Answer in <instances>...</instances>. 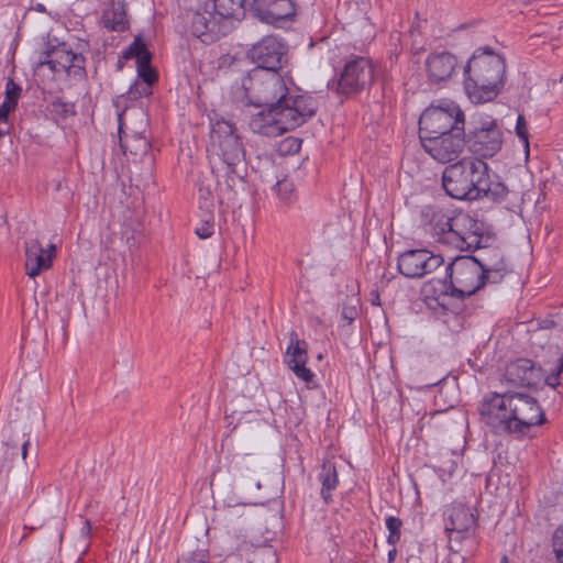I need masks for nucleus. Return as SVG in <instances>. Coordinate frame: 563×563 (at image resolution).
<instances>
[{"instance_id": "a18cd8bd", "label": "nucleus", "mask_w": 563, "mask_h": 563, "mask_svg": "<svg viewBox=\"0 0 563 563\" xmlns=\"http://www.w3.org/2000/svg\"><path fill=\"white\" fill-rule=\"evenodd\" d=\"M450 554L446 559V563H464L465 558L460 553V547H450Z\"/></svg>"}, {"instance_id": "79ce46f5", "label": "nucleus", "mask_w": 563, "mask_h": 563, "mask_svg": "<svg viewBox=\"0 0 563 563\" xmlns=\"http://www.w3.org/2000/svg\"><path fill=\"white\" fill-rule=\"evenodd\" d=\"M553 551L560 563H563V529H556L553 534Z\"/></svg>"}, {"instance_id": "f3484780", "label": "nucleus", "mask_w": 563, "mask_h": 563, "mask_svg": "<svg viewBox=\"0 0 563 563\" xmlns=\"http://www.w3.org/2000/svg\"><path fill=\"white\" fill-rule=\"evenodd\" d=\"M424 64L429 81L438 85L456 74L459 59L449 51H434L428 55Z\"/></svg>"}, {"instance_id": "8fccbe9b", "label": "nucleus", "mask_w": 563, "mask_h": 563, "mask_svg": "<svg viewBox=\"0 0 563 563\" xmlns=\"http://www.w3.org/2000/svg\"><path fill=\"white\" fill-rule=\"evenodd\" d=\"M29 445H30V441L29 440L24 441L23 444H22L21 455H22L23 460L26 459Z\"/></svg>"}, {"instance_id": "ea45409f", "label": "nucleus", "mask_w": 563, "mask_h": 563, "mask_svg": "<svg viewBox=\"0 0 563 563\" xmlns=\"http://www.w3.org/2000/svg\"><path fill=\"white\" fill-rule=\"evenodd\" d=\"M78 59L80 60H74L71 63V68H67L65 71L69 76H74L75 78L82 79L86 77V69H85V57L80 54L77 55Z\"/></svg>"}, {"instance_id": "b1692460", "label": "nucleus", "mask_w": 563, "mask_h": 563, "mask_svg": "<svg viewBox=\"0 0 563 563\" xmlns=\"http://www.w3.org/2000/svg\"><path fill=\"white\" fill-rule=\"evenodd\" d=\"M101 23L110 32H125L130 27L123 0H110L102 12Z\"/></svg>"}, {"instance_id": "58836bf2", "label": "nucleus", "mask_w": 563, "mask_h": 563, "mask_svg": "<svg viewBox=\"0 0 563 563\" xmlns=\"http://www.w3.org/2000/svg\"><path fill=\"white\" fill-rule=\"evenodd\" d=\"M516 134L520 142L522 143L523 147L528 151L529 150V133L527 128V122L523 118V115L519 114L517 118L516 123Z\"/></svg>"}, {"instance_id": "e433bc0d", "label": "nucleus", "mask_w": 563, "mask_h": 563, "mask_svg": "<svg viewBox=\"0 0 563 563\" xmlns=\"http://www.w3.org/2000/svg\"><path fill=\"white\" fill-rule=\"evenodd\" d=\"M177 563H210L209 552L207 549H197L186 555H183Z\"/></svg>"}, {"instance_id": "a19ab883", "label": "nucleus", "mask_w": 563, "mask_h": 563, "mask_svg": "<svg viewBox=\"0 0 563 563\" xmlns=\"http://www.w3.org/2000/svg\"><path fill=\"white\" fill-rule=\"evenodd\" d=\"M562 373L563 369L560 368V362L558 361L555 367L551 371L550 374L545 375L543 373L542 380H544V383L554 390L556 386L560 385L559 379Z\"/></svg>"}, {"instance_id": "412c9836", "label": "nucleus", "mask_w": 563, "mask_h": 563, "mask_svg": "<svg viewBox=\"0 0 563 563\" xmlns=\"http://www.w3.org/2000/svg\"><path fill=\"white\" fill-rule=\"evenodd\" d=\"M55 246L49 245V250H44L41 243L32 239L25 243V268L30 277L37 276L42 271L52 265Z\"/></svg>"}, {"instance_id": "0eeeda50", "label": "nucleus", "mask_w": 563, "mask_h": 563, "mask_svg": "<svg viewBox=\"0 0 563 563\" xmlns=\"http://www.w3.org/2000/svg\"><path fill=\"white\" fill-rule=\"evenodd\" d=\"M210 140L212 151L218 157L212 163L213 172L218 177H227L228 187L232 188L235 185V179L241 178L238 166L245 156L241 137L233 123L219 119L211 124Z\"/></svg>"}, {"instance_id": "49530a36", "label": "nucleus", "mask_w": 563, "mask_h": 563, "mask_svg": "<svg viewBox=\"0 0 563 563\" xmlns=\"http://www.w3.org/2000/svg\"><path fill=\"white\" fill-rule=\"evenodd\" d=\"M9 111L0 106V137L9 133L8 115Z\"/></svg>"}, {"instance_id": "f257e3e1", "label": "nucleus", "mask_w": 563, "mask_h": 563, "mask_svg": "<svg viewBox=\"0 0 563 563\" xmlns=\"http://www.w3.org/2000/svg\"><path fill=\"white\" fill-rule=\"evenodd\" d=\"M442 187L456 200L501 202L509 194L501 177L485 161L476 157H464L446 166L442 173Z\"/></svg>"}, {"instance_id": "4468645a", "label": "nucleus", "mask_w": 563, "mask_h": 563, "mask_svg": "<svg viewBox=\"0 0 563 563\" xmlns=\"http://www.w3.org/2000/svg\"><path fill=\"white\" fill-rule=\"evenodd\" d=\"M468 150L476 158L486 159L496 155L503 146V131L495 120L484 121L466 136Z\"/></svg>"}, {"instance_id": "7ed1b4c3", "label": "nucleus", "mask_w": 563, "mask_h": 563, "mask_svg": "<svg viewBox=\"0 0 563 563\" xmlns=\"http://www.w3.org/2000/svg\"><path fill=\"white\" fill-rule=\"evenodd\" d=\"M506 62L489 46L476 48L463 68L464 90L473 103L494 100L505 85Z\"/></svg>"}, {"instance_id": "1a4fd4ad", "label": "nucleus", "mask_w": 563, "mask_h": 563, "mask_svg": "<svg viewBox=\"0 0 563 563\" xmlns=\"http://www.w3.org/2000/svg\"><path fill=\"white\" fill-rule=\"evenodd\" d=\"M456 128H465V115L457 104L443 101L428 107L419 118V137L443 134Z\"/></svg>"}, {"instance_id": "6e6552de", "label": "nucleus", "mask_w": 563, "mask_h": 563, "mask_svg": "<svg viewBox=\"0 0 563 563\" xmlns=\"http://www.w3.org/2000/svg\"><path fill=\"white\" fill-rule=\"evenodd\" d=\"M445 279L438 280L440 286L435 299L440 306L446 308L449 297L464 299L471 297L485 286L481 267L475 256H457L445 268Z\"/></svg>"}, {"instance_id": "c756f323", "label": "nucleus", "mask_w": 563, "mask_h": 563, "mask_svg": "<svg viewBox=\"0 0 563 563\" xmlns=\"http://www.w3.org/2000/svg\"><path fill=\"white\" fill-rule=\"evenodd\" d=\"M21 87L9 78L5 84V98L1 104L2 108L11 112L15 109L18 101L21 97Z\"/></svg>"}, {"instance_id": "5fc2aeb1", "label": "nucleus", "mask_w": 563, "mask_h": 563, "mask_svg": "<svg viewBox=\"0 0 563 563\" xmlns=\"http://www.w3.org/2000/svg\"><path fill=\"white\" fill-rule=\"evenodd\" d=\"M37 11L40 12H43L45 9H44V5L43 4H37Z\"/></svg>"}, {"instance_id": "39448f33", "label": "nucleus", "mask_w": 563, "mask_h": 563, "mask_svg": "<svg viewBox=\"0 0 563 563\" xmlns=\"http://www.w3.org/2000/svg\"><path fill=\"white\" fill-rule=\"evenodd\" d=\"M247 0H209L191 18L190 31L205 44H211L230 31V20L245 15Z\"/></svg>"}, {"instance_id": "f03ea898", "label": "nucleus", "mask_w": 563, "mask_h": 563, "mask_svg": "<svg viewBox=\"0 0 563 563\" xmlns=\"http://www.w3.org/2000/svg\"><path fill=\"white\" fill-rule=\"evenodd\" d=\"M479 413L487 426L506 433L525 434L547 421L537 398L520 391L490 393L482 400Z\"/></svg>"}, {"instance_id": "f8f14e48", "label": "nucleus", "mask_w": 563, "mask_h": 563, "mask_svg": "<svg viewBox=\"0 0 563 563\" xmlns=\"http://www.w3.org/2000/svg\"><path fill=\"white\" fill-rule=\"evenodd\" d=\"M420 142L424 151L440 163L453 162L467 145L465 128H456L434 136H421Z\"/></svg>"}, {"instance_id": "393cba45", "label": "nucleus", "mask_w": 563, "mask_h": 563, "mask_svg": "<svg viewBox=\"0 0 563 563\" xmlns=\"http://www.w3.org/2000/svg\"><path fill=\"white\" fill-rule=\"evenodd\" d=\"M476 519L470 508L464 506L453 507L445 526V531L474 532Z\"/></svg>"}, {"instance_id": "dca6fc26", "label": "nucleus", "mask_w": 563, "mask_h": 563, "mask_svg": "<svg viewBox=\"0 0 563 563\" xmlns=\"http://www.w3.org/2000/svg\"><path fill=\"white\" fill-rule=\"evenodd\" d=\"M250 11L261 22L282 27L294 21L296 4L292 0H251Z\"/></svg>"}, {"instance_id": "473e14b6", "label": "nucleus", "mask_w": 563, "mask_h": 563, "mask_svg": "<svg viewBox=\"0 0 563 563\" xmlns=\"http://www.w3.org/2000/svg\"><path fill=\"white\" fill-rule=\"evenodd\" d=\"M145 55L152 54L146 48V45L142 41L141 36H135L134 41L129 45V47L123 53V57L125 59L136 58V60H140L142 56Z\"/></svg>"}, {"instance_id": "4c0bfd02", "label": "nucleus", "mask_w": 563, "mask_h": 563, "mask_svg": "<svg viewBox=\"0 0 563 563\" xmlns=\"http://www.w3.org/2000/svg\"><path fill=\"white\" fill-rule=\"evenodd\" d=\"M198 199L201 209L210 211V208L213 207L212 191L208 186H203L202 184L198 186Z\"/></svg>"}, {"instance_id": "4be33fe9", "label": "nucleus", "mask_w": 563, "mask_h": 563, "mask_svg": "<svg viewBox=\"0 0 563 563\" xmlns=\"http://www.w3.org/2000/svg\"><path fill=\"white\" fill-rule=\"evenodd\" d=\"M77 55L78 54L68 49L66 44L54 46L40 54L36 63V69H40L43 66H48L52 73L65 71L67 68H71V63H74V60H79Z\"/></svg>"}, {"instance_id": "a211bd4d", "label": "nucleus", "mask_w": 563, "mask_h": 563, "mask_svg": "<svg viewBox=\"0 0 563 563\" xmlns=\"http://www.w3.org/2000/svg\"><path fill=\"white\" fill-rule=\"evenodd\" d=\"M420 220L422 225L432 238L442 244H446V233L451 231V223L453 220V214H450L449 211L435 206L428 205L422 207L420 211Z\"/></svg>"}, {"instance_id": "20e7f679", "label": "nucleus", "mask_w": 563, "mask_h": 563, "mask_svg": "<svg viewBox=\"0 0 563 563\" xmlns=\"http://www.w3.org/2000/svg\"><path fill=\"white\" fill-rule=\"evenodd\" d=\"M292 104L294 107L289 104L258 107L261 110L249 121L250 129L264 136H279L306 123L318 110V101L314 97H300Z\"/></svg>"}, {"instance_id": "09e8293b", "label": "nucleus", "mask_w": 563, "mask_h": 563, "mask_svg": "<svg viewBox=\"0 0 563 563\" xmlns=\"http://www.w3.org/2000/svg\"><path fill=\"white\" fill-rule=\"evenodd\" d=\"M396 555H397V549H396V545H395V547H393L391 550L388 551L387 562L388 563H393L395 561Z\"/></svg>"}, {"instance_id": "9d476101", "label": "nucleus", "mask_w": 563, "mask_h": 563, "mask_svg": "<svg viewBox=\"0 0 563 563\" xmlns=\"http://www.w3.org/2000/svg\"><path fill=\"white\" fill-rule=\"evenodd\" d=\"M451 231L446 233V244L461 251L473 252L486 246L490 240L484 233V223L471 214L460 211L453 214Z\"/></svg>"}, {"instance_id": "2eb2a0df", "label": "nucleus", "mask_w": 563, "mask_h": 563, "mask_svg": "<svg viewBox=\"0 0 563 563\" xmlns=\"http://www.w3.org/2000/svg\"><path fill=\"white\" fill-rule=\"evenodd\" d=\"M444 263L440 254L426 249L408 250L398 257V271L408 278H421L442 266Z\"/></svg>"}, {"instance_id": "5701e85b", "label": "nucleus", "mask_w": 563, "mask_h": 563, "mask_svg": "<svg viewBox=\"0 0 563 563\" xmlns=\"http://www.w3.org/2000/svg\"><path fill=\"white\" fill-rule=\"evenodd\" d=\"M119 142L120 147L124 154L130 153L132 155H144L148 152L151 144L147 137L144 135V131H130L123 122V114L119 113Z\"/></svg>"}, {"instance_id": "bb28decb", "label": "nucleus", "mask_w": 563, "mask_h": 563, "mask_svg": "<svg viewBox=\"0 0 563 563\" xmlns=\"http://www.w3.org/2000/svg\"><path fill=\"white\" fill-rule=\"evenodd\" d=\"M483 252L475 257L476 264L483 269V272H487L488 269L498 267L499 265H506L504 254L500 249L488 246V242H486V246L482 247Z\"/></svg>"}, {"instance_id": "6e6d98bb", "label": "nucleus", "mask_w": 563, "mask_h": 563, "mask_svg": "<svg viewBox=\"0 0 563 563\" xmlns=\"http://www.w3.org/2000/svg\"><path fill=\"white\" fill-rule=\"evenodd\" d=\"M501 563H507V558L506 556H504Z\"/></svg>"}, {"instance_id": "c03bdc74", "label": "nucleus", "mask_w": 563, "mask_h": 563, "mask_svg": "<svg viewBox=\"0 0 563 563\" xmlns=\"http://www.w3.org/2000/svg\"><path fill=\"white\" fill-rule=\"evenodd\" d=\"M449 533V548L450 547H459V544L471 537L473 532H461L459 531H446Z\"/></svg>"}, {"instance_id": "37998d69", "label": "nucleus", "mask_w": 563, "mask_h": 563, "mask_svg": "<svg viewBox=\"0 0 563 563\" xmlns=\"http://www.w3.org/2000/svg\"><path fill=\"white\" fill-rule=\"evenodd\" d=\"M150 93H151V87H148L147 85H140L136 82L130 87V89L128 91V97L131 100H135L141 97L148 96Z\"/></svg>"}, {"instance_id": "c85d7f7f", "label": "nucleus", "mask_w": 563, "mask_h": 563, "mask_svg": "<svg viewBox=\"0 0 563 563\" xmlns=\"http://www.w3.org/2000/svg\"><path fill=\"white\" fill-rule=\"evenodd\" d=\"M151 59L152 55H145L140 60H136L137 75L148 87L157 80V74L151 66Z\"/></svg>"}, {"instance_id": "c9c22d12", "label": "nucleus", "mask_w": 563, "mask_h": 563, "mask_svg": "<svg viewBox=\"0 0 563 563\" xmlns=\"http://www.w3.org/2000/svg\"><path fill=\"white\" fill-rule=\"evenodd\" d=\"M508 272V268H507V264L506 265H503V266H498V267H495V268H492V269H488L487 272H483V269H481V274H482V277H483V280L486 283H492V284H498L503 280V278L505 277V275L507 274Z\"/></svg>"}, {"instance_id": "a878e982", "label": "nucleus", "mask_w": 563, "mask_h": 563, "mask_svg": "<svg viewBox=\"0 0 563 563\" xmlns=\"http://www.w3.org/2000/svg\"><path fill=\"white\" fill-rule=\"evenodd\" d=\"M319 479L322 485L321 497L327 504H329L332 500L331 492L336 488L339 483L335 466L331 463H324L321 472L319 473Z\"/></svg>"}, {"instance_id": "9b49d317", "label": "nucleus", "mask_w": 563, "mask_h": 563, "mask_svg": "<svg viewBox=\"0 0 563 563\" xmlns=\"http://www.w3.org/2000/svg\"><path fill=\"white\" fill-rule=\"evenodd\" d=\"M287 43L275 35L262 37L247 51L249 59L267 71H278L287 63Z\"/></svg>"}, {"instance_id": "de8ad7c7", "label": "nucleus", "mask_w": 563, "mask_h": 563, "mask_svg": "<svg viewBox=\"0 0 563 563\" xmlns=\"http://www.w3.org/2000/svg\"><path fill=\"white\" fill-rule=\"evenodd\" d=\"M357 312L355 310V308H343L342 309V312H341V316H342V319L346 321L347 324H351L355 317H356Z\"/></svg>"}, {"instance_id": "72a5a7b5", "label": "nucleus", "mask_w": 563, "mask_h": 563, "mask_svg": "<svg viewBox=\"0 0 563 563\" xmlns=\"http://www.w3.org/2000/svg\"><path fill=\"white\" fill-rule=\"evenodd\" d=\"M51 111L56 115L66 119L76 114V106L74 102L56 99L51 102Z\"/></svg>"}, {"instance_id": "6ab92c4d", "label": "nucleus", "mask_w": 563, "mask_h": 563, "mask_svg": "<svg viewBox=\"0 0 563 563\" xmlns=\"http://www.w3.org/2000/svg\"><path fill=\"white\" fill-rule=\"evenodd\" d=\"M505 377L516 386L533 387L542 380L543 369L529 358H518L506 367Z\"/></svg>"}, {"instance_id": "603ef678", "label": "nucleus", "mask_w": 563, "mask_h": 563, "mask_svg": "<svg viewBox=\"0 0 563 563\" xmlns=\"http://www.w3.org/2000/svg\"><path fill=\"white\" fill-rule=\"evenodd\" d=\"M371 296H372V303L373 305H379V295H378V292L377 291H372Z\"/></svg>"}, {"instance_id": "864d4df0", "label": "nucleus", "mask_w": 563, "mask_h": 563, "mask_svg": "<svg viewBox=\"0 0 563 563\" xmlns=\"http://www.w3.org/2000/svg\"><path fill=\"white\" fill-rule=\"evenodd\" d=\"M560 362V368L563 369V354L558 360Z\"/></svg>"}, {"instance_id": "cd10ccee", "label": "nucleus", "mask_w": 563, "mask_h": 563, "mask_svg": "<svg viewBox=\"0 0 563 563\" xmlns=\"http://www.w3.org/2000/svg\"><path fill=\"white\" fill-rule=\"evenodd\" d=\"M274 191L278 196L279 200L285 205H291L296 201L297 195L295 191V185L291 179L285 177L279 179L273 187Z\"/></svg>"}, {"instance_id": "f704fd0d", "label": "nucleus", "mask_w": 563, "mask_h": 563, "mask_svg": "<svg viewBox=\"0 0 563 563\" xmlns=\"http://www.w3.org/2000/svg\"><path fill=\"white\" fill-rule=\"evenodd\" d=\"M214 231V217L212 212L208 211L206 217L201 220L198 227L195 229V233L201 240L209 239Z\"/></svg>"}, {"instance_id": "423d86ee", "label": "nucleus", "mask_w": 563, "mask_h": 563, "mask_svg": "<svg viewBox=\"0 0 563 563\" xmlns=\"http://www.w3.org/2000/svg\"><path fill=\"white\" fill-rule=\"evenodd\" d=\"M242 101L246 106L264 107L289 104L308 95H291L285 79L278 71H267L263 68L251 69L241 80Z\"/></svg>"}, {"instance_id": "ddd939ff", "label": "nucleus", "mask_w": 563, "mask_h": 563, "mask_svg": "<svg viewBox=\"0 0 563 563\" xmlns=\"http://www.w3.org/2000/svg\"><path fill=\"white\" fill-rule=\"evenodd\" d=\"M374 81V66L366 57H355L349 60L341 71L336 84V92L352 96L368 88Z\"/></svg>"}, {"instance_id": "2f4dec72", "label": "nucleus", "mask_w": 563, "mask_h": 563, "mask_svg": "<svg viewBox=\"0 0 563 563\" xmlns=\"http://www.w3.org/2000/svg\"><path fill=\"white\" fill-rule=\"evenodd\" d=\"M401 527L402 521L398 517L389 516L386 518V528L389 531L386 541L389 545L395 547L400 541Z\"/></svg>"}, {"instance_id": "7c9ffc66", "label": "nucleus", "mask_w": 563, "mask_h": 563, "mask_svg": "<svg viewBox=\"0 0 563 563\" xmlns=\"http://www.w3.org/2000/svg\"><path fill=\"white\" fill-rule=\"evenodd\" d=\"M230 545L228 547V560L233 559L235 555L242 556L252 549V543L246 540L244 536H236L229 539Z\"/></svg>"}, {"instance_id": "aec40b11", "label": "nucleus", "mask_w": 563, "mask_h": 563, "mask_svg": "<svg viewBox=\"0 0 563 563\" xmlns=\"http://www.w3.org/2000/svg\"><path fill=\"white\" fill-rule=\"evenodd\" d=\"M308 344L305 340H299L297 333H290V343L287 347V365L294 374L307 384L313 382L314 374L306 367L308 362Z\"/></svg>"}, {"instance_id": "3c124183", "label": "nucleus", "mask_w": 563, "mask_h": 563, "mask_svg": "<svg viewBox=\"0 0 563 563\" xmlns=\"http://www.w3.org/2000/svg\"><path fill=\"white\" fill-rule=\"evenodd\" d=\"M91 531V525H90V521L89 520H86L82 528H81V533L84 536H88Z\"/></svg>"}]
</instances>
